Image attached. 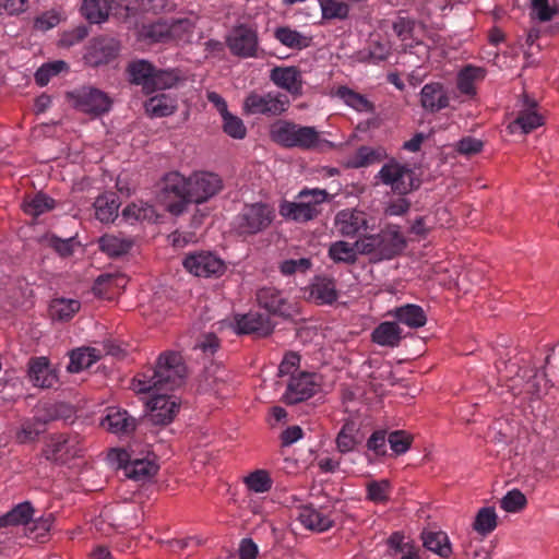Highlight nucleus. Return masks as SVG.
Returning <instances> with one entry per match:
<instances>
[{"label": "nucleus", "mask_w": 559, "mask_h": 559, "mask_svg": "<svg viewBox=\"0 0 559 559\" xmlns=\"http://www.w3.org/2000/svg\"><path fill=\"white\" fill-rule=\"evenodd\" d=\"M295 122L288 120H277L270 128V136L273 142L284 147H290L294 132L296 129Z\"/></svg>", "instance_id": "nucleus-45"}, {"label": "nucleus", "mask_w": 559, "mask_h": 559, "mask_svg": "<svg viewBox=\"0 0 559 559\" xmlns=\"http://www.w3.org/2000/svg\"><path fill=\"white\" fill-rule=\"evenodd\" d=\"M523 106L524 108L520 110L514 122L509 126L511 132H514L516 128H520L523 133H530L544 123V118L538 114L534 102L525 99Z\"/></svg>", "instance_id": "nucleus-25"}, {"label": "nucleus", "mask_w": 559, "mask_h": 559, "mask_svg": "<svg viewBox=\"0 0 559 559\" xmlns=\"http://www.w3.org/2000/svg\"><path fill=\"white\" fill-rule=\"evenodd\" d=\"M226 44L234 56L255 57L259 48L258 33L246 24L237 25L227 35Z\"/></svg>", "instance_id": "nucleus-11"}, {"label": "nucleus", "mask_w": 559, "mask_h": 559, "mask_svg": "<svg viewBox=\"0 0 559 559\" xmlns=\"http://www.w3.org/2000/svg\"><path fill=\"white\" fill-rule=\"evenodd\" d=\"M195 28L194 17H183L169 22V40L188 43L191 40Z\"/></svg>", "instance_id": "nucleus-40"}, {"label": "nucleus", "mask_w": 559, "mask_h": 559, "mask_svg": "<svg viewBox=\"0 0 559 559\" xmlns=\"http://www.w3.org/2000/svg\"><path fill=\"white\" fill-rule=\"evenodd\" d=\"M222 189L223 181L216 174L195 171L185 177L178 171H171L164 177L162 192L167 210L179 215L189 203H204Z\"/></svg>", "instance_id": "nucleus-1"}, {"label": "nucleus", "mask_w": 559, "mask_h": 559, "mask_svg": "<svg viewBox=\"0 0 559 559\" xmlns=\"http://www.w3.org/2000/svg\"><path fill=\"white\" fill-rule=\"evenodd\" d=\"M525 504L526 498L518 489L509 491L500 501V507L507 512H519Z\"/></svg>", "instance_id": "nucleus-62"}, {"label": "nucleus", "mask_w": 559, "mask_h": 559, "mask_svg": "<svg viewBox=\"0 0 559 559\" xmlns=\"http://www.w3.org/2000/svg\"><path fill=\"white\" fill-rule=\"evenodd\" d=\"M151 392L153 395L146 402L148 420L154 425H167L171 423L179 409L177 399L174 395L158 393L159 391L155 390Z\"/></svg>", "instance_id": "nucleus-12"}, {"label": "nucleus", "mask_w": 559, "mask_h": 559, "mask_svg": "<svg viewBox=\"0 0 559 559\" xmlns=\"http://www.w3.org/2000/svg\"><path fill=\"white\" fill-rule=\"evenodd\" d=\"M98 245L103 252L111 258H116L128 253L133 246V240L122 234H106L98 239Z\"/></svg>", "instance_id": "nucleus-29"}, {"label": "nucleus", "mask_w": 559, "mask_h": 559, "mask_svg": "<svg viewBox=\"0 0 559 559\" xmlns=\"http://www.w3.org/2000/svg\"><path fill=\"white\" fill-rule=\"evenodd\" d=\"M245 484L249 490L257 493H263L271 489L272 479L266 471L257 469L245 477Z\"/></svg>", "instance_id": "nucleus-51"}, {"label": "nucleus", "mask_w": 559, "mask_h": 559, "mask_svg": "<svg viewBox=\"0 0 559 559\" xmlns=\"http://www.w3.org/2000/svg\"><path fill=\"white\" fill-rule=\"evenodd\" d=\"M98 358L99 355L95 348H79L72 352L68 370L70 372H80L83 369L91 367L98 360Z\"/></svg>", "instance_id": "nucleus-41"}, {"label": "nucleus", "mask_w": 559, "mask_h": 559, "mask_svg": "<svg viewBox=\"0 0 559 559\" xmlns=\"http://www.w3.org/2000/svg\"><path fill=\"white\" fill-rule=\"evenodd\" d=\"M310 295L320 305L334 302L337 299L335 282L328 277L316 278Z\"/></svg>", "instance_id": "nucleus-36"}, {"label": "nucleus", "mask_w": 559, "mask_h": 559, "mask_svg": "<svg viewBox=\"0 0 559 559\" xmlns=\"http://www.w3.org/2000/svg\"><path fill=\"white\" fill-rule=\"evenodd\" d=\"M118 51L117 43L111 38L94 40L85 55V60L92 66H99L111 60Z\"/></svg>", "instance_id": "nucleus-23"}, {"label": "nucleus", "mask_w": 559, "mask_h": 559, "mask_svg": "<svg viewBox=\"0 0 559 559\" xmlns=\"http://www.w3.org/2000/svg\"><path fill=\"white\" fill-rule=\"evenodd\" d=\"M71 105L88 115L99 116L109 111L111 107L110 97L103 91L93 86H81L67 94Z\"/></svg>", "instance_id": "nucleus-8"}, {"label": "nucleus", "mask_w": 559, "mask_h": 559, "mask_svg": "<svg viewBox=\"0 0 559 559\" xmlns=\"http://www.w3.org/2000/svg\"><path fill=\"white\" fill-rule=\"evenodd\" d=\"M34 514L32 504L27 501L19 503L11 511L0 516V527L27 526Z\"/></svg>", "instance_id": "nucleus-34"}, {"label": "nucleus", "mask_w": 559, "mask_h": 559, "mask_svg": "<svg viewBox=\"0 0 559 559\" xmlns=\"http://www.w3.org/2000/svg\"><path fill=\"white\" fill-rule=\"evenodd\" d=\"M274 218V207L267 203L245 204L234 219V228L239 235H255L267 229Z\"/></svg>", "instance_id": "nucleus-5"}, {"label": "nucleus", "mask_w": 559, "mask_h": 559, "mask_svg": "<svg viewBox=\"0 0 559 559\" xmlns=\"http://www.w3.org/2000/svg\"><path fill=\"white\" fill-rule=\"evenodd\" d=\"M24 212L32 216H39L53 207V200L46 194L37 193L24 200L22 205Z\"/></svg>", "instance_id": "nucleus-48"}, {"label": "nucleus", "mask_w": 559, "mask_h": 559, "mask_svg": "<svg viewBox=\"0 0 559 559\" xmlns=\"http://www.w3.org/2000/svg\"><path fill=\"white\" fill-rule=\"evenodd\" d=\"M145 111L152 118L171 116L178 107L177 98L168 94H158L145 102Z\"/></svg>", "instance_id": "nucleus-28"}, {"label": "nucleus", "mask_w": 559, "mask_h": 559, "mask_svg": "<svg viewBox=\"0 0 559 559\" xmlns=\"http://www.w3.org/2000/svg\"><path fill=\"white\" fill-rule=\"evenodd\" d=\"M357 433V425L352 420L346 421L336 437L337 450L342 453L353 451L359 442Z\"/></svg>", "instance_id": "nucleus-44"}, {"label": "nucleus", "mask_w": 559, "mask_h": 559, "mask_svg": "<svg viewBox=\"0 0 559 559\" xmlns=\"http://www.w3.org/2000/svg\"><path fill=\"white\" fill-rule=\"evenodd\" d=\"M82 450L78 437L58 435L49 439L44 453L47 460L66 463L70 459L79 456Z\"/></svg>", "instance_id": "nucleus-14"}, {"label": "nucleus", "mask_w": 559, "mask_h": 559, "mask_svg": "<svg viewBox=\"0 0 559 559\" xmlns=\"http://www.w3.org/2000/svg\"><path fill=\"white\" fill-rule=\"evenodd\" d=\"M260 307L264 308L272 314L290 318L298 312L295 302L281 290L273 287H264L257 294Z\"/></svg>", "instance_id": "nucleus-13"}, {"label": "nucleus", "mask_w": 559, "mask_h": 559, "mask_svg": "<svg viewBox=\"0 0 559 559\" xmlns=\"http://www.w3.org/2000/svg\"><path fill=\"white\" fill-rule=\"evenodd\" d=\"M391 484L388 479L372 480L366 485L367 499L373 503H385L389 500Z\"/></svg>", "instance_id": "nucleus-54"}, {"label": "nucleus", "mask_w": 559, "mask_h": 559, "mask_svg": "<svg viewBox=\"0 0 559 559\" xmlns=\"http://www.w3.org/2000/svg\"><path fill=\"white\" fill-rule=\"evenodd\" d=\"M485 71L478 67L468 66L460 71L457 75V88L461 93L466 95L475 94L474 83L484 79Z\"/></svg>", "instance_id": "nucleus-43"}, {"label": "nucleus", "mask_w": 559, "mask_h": 559, "mask_svg": "<svg viewBox=\"0 0 559 559\" xmlns=\"http://www.w3.org/2000/svg\"><path fill=\"white\" fill-rule=\"evenodd\" d=\"M108 460L123 469L124 475L135 481H145L153 477L158 469L150 451L138 452L133 445L127 449H111Z\"/></svg>", "instance_id": "nucleus-3"}, {"label": "nucleus", "mask_w": 559, "mask_h": 559, "mask_svg": "<svg viewBox=\"0 0 559 559\" xmlns=\"http://www.w3.org/2000/svg\"><path fill=\"white\" fill-rule=\"evenodd\" d=\"M420 104L430 112L440 111L450 105L449 93L439 82L427 83L420 91Z\"/></svg>", "instance_id": "nucleus-21"}, {"label": "nucleus", "mask_w": 559, "mask_h": 559, "mask_svg": "<svg viewBox=\"0 0 559 559\" xmlns=\"http://www.w3.org/2000/svg\"><path fill=\"white\" fill-rule=\"evenodd\" d=\"M338 518L334 503L322 504L318 508L305 504L297 508V521L307 530L324 532L330 530Z\"/></svg>", "instance_id": "nucleus-9"}, {"label": "nucleus", "mask_w": 559, "mask_h": 559, "mask_svg": "<svg viewBox=\"0 0 559 559\" xmlns=\"http://www.w3.org/2000/svg\"><path fill=\"white\" fill-rule=\"evenodd\" d=\"M381 183L391 188L397 194L405 195L419 187L415 173L405 164L395 159L385 163L377 175Z\"/></svg>", "instance_id": "nucleus-6"}, {"label": "nucleus", "mask_w": 559, "mask_h": 559, "mask_svg": "<svg viewBox=\"0 0 559 559\" xmlns=\"http://www.w3.org/2000/svg\"><path fill=\"white\" fill-rule=\"evenodd\" d=\"M274 37L285 47L302 50L311 45L312 38L289 26H280L274 31Z\"/></svg>", "instance_id": "nucleus-31"}, {"label": "nucleus", "mask_w": 559, "mask_h": 559, "mask_svg": "<svg viewBox=\"0 0 559 559\" xmlns=\"http://www.w3.org/2000/svg\"><path fill=\"white\" fill-rule=\"evenodd\" d=\"M323 19H346L349 13L347 3L337 0H318Z\"/></svg>", "instance_id": "nucleus-55"}, {"label": "nucleus", "mask_w": 559, "mask_h": 559, "mask_svg": "<svg viewBox=\"0 0 559 559\" xmlns=\"http://www.w3.org/2000/svg\"><path fill=\"white\" fill-rule=\"evenodd\" d=\"M273 330V324L269 317L249 312L236 318V332L239 334H258L260 336L269 335Z\"/></svg>", "instance_id": "nucleus-22"}, {"label": "nucleus", "mask_w": 559, "mask_h": 559, "mask_svg": "<svg viewBox=\"0 0 559 559\" xmlns=\"http://www.w3.org/2000/svg\"><path fill=\"white\" fill-rule=\"evenodd\" d=\"M53 523L52 514L40 516L34 521H29L27 525V533L34 539L44 538L50 531Z\"/></svg>", "instance_id": "nucleus-59"}, {"label": "nucleus", "mask_w": 559, "mask_h": 559, "mask_svg": "<svg viewBox=\"0 0 559 559\" xmlns=\"http://www.w3.org/2000/svg\"><path fill=\"white\" fill-rule=\"evenodd\" d=\"M397 322L412 329H418L426 324L427 316L424 309L418 305L407 304L397 307L392 312Z\"/></svg>", "instance_id": "nucleus-30"}, {"label": "nucleus", "mask_w": 559, "mask_h": 559, "mask_svg": "<svg viewBox=\"0 0 559 559\" xmlns=\"http://www.w3.org/2000/svg\"><path fill=\"white\" fill-rule=\"evenodd\" d=\"M94 209L98 221L109 223L118 216L119 204L115 194H103L95 200Z\"/></svg>", "instance_id": "nucleus-38"}, {"label": "nucleus", "mask_w": 559, "mask_h": 559, "mask_svg": "<svg viewBox=\"0 0 559 559\" xmlns=\"http://www.w3.org/2000/svg\"><path fill=\"white\" fill-rule=\"evenodd\" d=\"M328 254L335 263L354 264L360 254L358 240L354 243L344 240L334 241L330 245Z\"/></svg>", "instance_id": "nucleus-32"}, {"label": "nucleus", "mask_w": 559, "mask_h": 559, "mask_svg": "<svg viewBox=\"0 0 559 559\" xmlns=\"http://www.w3.org/2000/svg\"><path fill=\"white\" fill-rule=\"evenodd\" d=\"M372 341L380 346L395 347L402 340V330L395 322H382L372 332Z\"/></svg>", "instance_id": "nucleus-33"}, {"label": "nucleus", "mask_w": 559, "mask_h": 559, "mask_svg": "<svg viewBox=\"0 0 559 559\" xmlns=\"http://www.w3.org/2000/svg\"><path fill=\"white\" fill-rule=\"evenodd\" d=\"M497 526V514L493 508H481L474 521V530L481 534L487 535L492 532Z\"/></svg>", "instance_id": "nucleus-49"}, {"label": "nucleus", "mask_w": 559, "mask_h": 559, "mask_svg": "<svg viewBox=\"0 0 559 559\" xmlns=\"http://www.w3.org/2000/svg\"><path fill=\"white\" fill-rule=\"evenodd\" d=\"M270 80L275 86L286 91L293 97L304 93V79L299 68L295 66H278L270 71Z\"/></svg>", "instance_id": "nucleus-15"}, {"label": "nucleus", "mask_w": 559, "mask_h": 559, "mask_svg": "<svg viewBox=\"0 0 559 559\" xmlns=\"http://www.w3.org/2000/svg\"><path fill=\"white\" fill-rule=\"evenodd\" d=\"M290 147L311 151L324 150L325 147L334 148L335 144L322 139L320 132L314 127L296 124Z\"/></svg>", "instance_id": "nucleus-19"}, {"label": "nucleus", "mask_w": 559, "mask_h": 559, "mask_svg": "<svg viewBox=\"0 0 559 559\" xmlns=\"http://www.w3.org/2000/svg\"><path fill=\"white\" fill-rule=\"evenodd\" d=\"M187 374L182 357L177 353L162 354L154 370L142 373L132 381L136 393L168 391L179 386Z\"/></svg>", "instance_id": "nucleus-2"}, {"label": "nucleus", "mask_w": 559, "mask_h": 559, "mask_svg": "<svg viewBox=\"0 0 559 559\" xmlns=\"http://www.w3.org/2000/svg\"><path fill=\"white\" fill-rule=\"evenodd\" d=\"M334 226L344 237H354L368 228L367 214L356 209L340 211L334 218Z\"/></svg>", "instance_id": "nucleus-18"}, {"label": "nucleus", "mask_w": 559, "mask_h": 559, "mask_svg": "<svg viewBox=\"0 0 559 559\" xmlns=\"http://www.w3.org/2000/svg\"><path fill=\"white\" fill-rule=\"evenodd\" d=\"M388 443L394 454H404L411 447L412 436L404 430H395L388 436Z\"/></svg>", "instance_id": "nucleus-60"}, {"label": "nucleus", "mask_w": 559, "mask_h": 559, "mask_svg": "<svg viewBox=\"0 0 559 559\" xmlns=\"http://www.w3.org/2000/svg\"><path fill=\"white\" fill-rule=\"evenodd\" d=\"M335 95L357 111L368 112L372 110L371 103L364 95L356 93L347 86L337 87Z\"/></svg>", "instance_id": "nucleus-46"}, {"label": "nucleus", "mask_w": 559, "mask_h": 559, "mask_svg": "<svg viewBox=\"0 0 559 559\" xmlns=\"http://www.w3.org/2000/svg\"><path fill=\"white\" fill-rule=\"evenodd\" d=\"M381 154L369 146L359 147L352 157L349 165L354 168L369 166L380 159Z\"/></svg>", "instance_id": "nucleus-58"}, {"label": "nucleus", "mask_w": 559, "mask_h": 559, "mask_svg": "<svg viewBox=\"0 0 559 559\" xmlns=\"http://www.w3.org/2000/svg\"><path fill=\"white\" fill-rule=\"evenodd\" d=\"M130 81L140 85L144 93H152L155 67L146 60H135L128 67Z\"/></svg>", "instance_id": "nucleus-26"}, {"label": "nucleus", "mask_w": 559, "mask_h": 559, "mask_svg": "<svg viewBox=\"0 0 559 559\" xmlns=\"http://www.w3.org/2000/svg\"><path fill=\"white\" fill-rule=\"evenodd\" d=\"M82 14L91 23H103L109 16L107 0H84L81 7Z\"/></svg>", "instance_id": "nucleus-42"}, {"label": "nucleus", "mask_w": 559, "mask_h": 559, "mask_svg": "<svg viewBox=\"0 0 559 559\" xmlns=\"http://www.w3.org/2000/svg\"><path fill=\"white\" fill-rule=\"evenodd\" d=\"M122 216L129 223L152 219L154 209L152 205L144 202L132 203L122 210Z\"/></svg>", "instance_id": "nucleus-50"}, {"label": "nucleus", "mask_w": 559, "mask_h": 559, "mask_svg": "<svg viewBox=\"0 0 559 559\" xmlns=\"http://www.w3.org/2000/svg\"><path fill=\"white\" fill-rule=\"evenodd\" d=\"M103 428L116 435H128L135 429V419L126 411L109 408L106 417L100 421Z\"/></svg>", "instance_id": "nucleus-24"}, {"label": "nucleus", "mask_w": 559, "mask_h": 559, "mask_svg": "<svg viewBox=\"0 0 559 559\" xmlns=\"http://www.w3.org/2000/svg\"><path fill=\"white\" fill-rule=\"evenodd\" d=\"M88 35V31L85 26H78L72 31L64 32L60 39L59 45L61 47H72L82 41Z\"/></svg>", "instance_id": "nucleus-64"}, {"label": "nucleus", "mask_w": 559, "mask_h": 559, "mask_svg": "<svg viewBox=\"0 0 559 559\" xmlns=\"http://www.w3.org/2000/svg\"><path fill=\"white\" fill-rule=\"evenodd\" d=\"M223 118V130L226 134L234 139H243L247 134V128L243 121L228 112Z\"/></svg>", "instance_id": "nucleus-57"}, {"label": "nucleus", "mask_w": 559, "mask_h": 559, "mask_svg": "<svg viewBox=\"0 0 559 559\" xmlns=\"http://www.w3.org/2000/svg\"><path fill=\"white\" fill-rule=\"evenodd\" d=\"M289 100L278 92H250L243 99L242 110L246 115L280 116L287 110Z\"/></svg>", "instance_id": "nucleus-7"}, {"label": "nucleus", "mask_w": 559, "mask_h": 559, "mask_svg": "<svg viewBox=\"0 0 559 559\" xmlns=\"http://www.w3.org/2000/svg\"><path fill=\"white\" fill-rule=\"evenodd\" d=\"M81 308L76 299L56 298L49 305V314L52 320L68 321Z\"/></svg>", "instance_id": "nucleus-39"}, {"label": "nucleus", "mask_w": 559, "mask_h": 559, "mask_svg": "<svg viewBox=\"0 0 559 559\" xmlns=\"http://www.w3.org/2000/svg\"><path fill=\"white\" fill-rule=\"evenodd\" d=\"M109 14L119 19H127L138 9V0H107Z\"/></svg>", "instance_id": "nucleus-61"}, {"label": "nucleus", "mask_w": 559, "mask_h": 559, "mask_svg": "<svg viewBox=\"0 0 559 559\" xmlns=\"http://www.w3.org/2000/svg\"><path fill=\"white\" fill-rule=\"evenodd\" d=\"M168 33L169 22L163 20L144 25L142 28V36L153 41H168Z\"/></svg>", "instance_id": "nucleus-56"}, {"label": "nucleus", "mask_w": 559, "mask_h": 559, "mask_svg": "<svg viewBox=\"0 0 559 559\" xmlns=\"http://www.w3.org/2000/svg\"><path fill=\"white\" fill-rule=\"evenodd\" d=\"M405 243L404 236L395 227L358 239L360 254L369 255L374 262L394 258L405 248Z\"/></svg>", "instance_id": "nucleus-4"}, {"label": "nucleus", "mask_w": 559, "mask_h": 559, "mask_svg": "<svg viewBox=\"0 0 559 559\" xmlns=\"http://www.w3.org/2000/svg\"><path fill=\"white\" fill-rule=\"evenodd\" d=\"M68 70V64L62 60L44 63L35 73V81L39 86L48 84L52 76Z\"/></svg>", "instance_id": "nucleus-52"}, {"label": "nucleus", "mask_w": 559, "mask_h": 559, "mask_svg": "<svg viewBox=\"0 0 559 559\" xmlns=\"http://www.w3.org/2000/svg\"><path fill=\"white\" fill-rule=\"evenodd\" d=\"M28 378L34 386L49 389L58 382L57 371L46 357H35L28 362Z\"/></svg>", "instance_id": "nucleus-20"}, {"label": "nucleus", "mask_w": 559, "mask_h": 559, "mask_svg": "<svg viewBox=\"0 0 559 559\" xmlns=\"http://www.w3.org/2000/svg\"><path fill=\"white\" fill-rule=\"evenodd\" d=\"M183 267L199 277L221 276L226 270L225 262L216 254L209 251L193 252L186 255Z\"/></svg>", "instance_id": "nucleus-10"}, {"label": "nucleus", "mask_w": 559, "mask_h": 559, "mask_svg": "<svg viewBox=\"0 0 559 559\" xmlns=\"http://www.w3.org/2000/svg\"><path fill=\"white\" fill-rule=\"evenodd\" d=\"M185 81V74L178 69H155L152 93L178 87Z\"/></svg>", "instance_id": "nucleus-35"}, {"label": "nucleus", "mask_w": 559, "mask_h": 559, "mask_svg": "<svg viewBox=\"0 0 559 559\" xmlns=\"http://www.w3.org/2000/svg\"><path fill=\"white\" fill-rule=\"evenodd\" d=\"M421 538L425 548L428 550L442 558H448L451 555V544L444 532H423Z\"/></svg>", "instance_id": "nucleus-37"}, {"label": "nucleus", "mask_w": 559, "mask_h": 559, "mask_svg": "<svg viewBox=\"0 0 559 559\" xmlns=\"http://www.w3.org/2000/svg\"><path fill=\"white\" fill-rule=\"evenodd\" d=\"M416 26V22L407 17H399L393 23L394 33L402 40L404 50L426 59L429 55L428 47L414 38Z\"/></svg>", "instance_id": "nucleus-17"}, {"label": "nucleus", "mask_w": 559, "mask_h": 559, "mask_svg": "<svg viewBox=\"0 0 559 559\" xmlns=\"http://www.w3.org/2000/svg\"><path fill=\"white\" fill-rule=\"evenodd\" d=\"M300 199L311 209V214L317 218L322 212V205L329 201V193L324 189H302Z\"/></svg>", "instance_id": "nucleus-47"}, {"label": "nucleus", "mask_w": 559, "mask_h": 559, "mask_svg": "<svg viewBox=\"0 0 559 559\" xmlns=\"http://www.w3.org/2000/svg\"><path fill=\"white\" fill-rule=\"evenodd\" d=\"M317 383L314 376L308 372H300L297 376H292L283 400L287 404H297L308 400L316 392Z\"/></svg>", "instance_id": "nucleus-16"}, {"label": "nucleus", "mask_w": 559, "mask_h": 559, "mask_svg": "<svg viewBox=\"0 0 559 559\" xmlns=\"http://www.w3.org/2000/svg\"><path fill=\"white\" fill-rule=\"evenodd\" d=\"M278 212L285 219L297 223H306L314 219L310 206L305 204L304 200L300 199V192L297 194L295 201H283L278 206Z\"/></svg>", "instance_id": "nucleus-27"}, {"label": "nucleus", "mask_w": 559, "mask_h": 559, "mask_svg": "<svg viewBox=\"0 0 559 559\" xmlns=\"http://www.w3.org/2000/svg\"><path fill=\"white\" fill-rule=\"evenodd\" d=\"M47 419L35 417L22 425L17 438L21 442H31L38 438L46 430Z\"/></svg>", "instance_id": "nucleus-53"}, {"label": "nucleus", "mask_w": 559, "mask_h": 559, "mask_svg": "<svg viewBox=\"0 0 559 559\" xmlns=\"http://www.w3.org/2000/svg\"><path fill=\"white\" fill-rule=\"evenodd\" d=\"M312 265L309 258L290 259L281 263V272L285 275L306 273Z\"/></svg>", "instance_id": "nucleus-63"}]
</instances>
